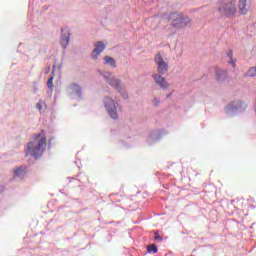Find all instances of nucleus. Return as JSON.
<instances>
[{
    "label": "nucleus",
    "instance_id": "5",
    "mask_svg": "<svg viewBox=\"0 0 256 256\" xmlns=\"http://www.w3.org/2000/svg\"><path fill=\"white\" fill-rule=\"evenodd\" d=\"M104 105L112 119H117L119 117L117 115V106H115V101H113V98L106 97L104 99Z\"/></svg>",
    "mask_w": 256,
    "mask_h": 256
},
{
    "label": "nucleus",
    "instance_id": "6",
    "mask_svg": "<svg viewBox=\"0 0 256 256\" xmlns=\"http://www.w3.org/2000/svg\"><path fill=\"white\" fill-rule=\"evenodd\" d=\"M247 109V104L241 102L240 100L233 101L228 104L225 108L226 113H231V111H243Z\"/></svg>",
    "mask_w": 256,
    "mask_h": 256
},
{
    "label": "nucleus",
    "instance_id": "19",
    "mask_svg": "<svg viewBox=\"0 0 256 256\" xmlns=\"http://www.w3.org/2000/svg\"><path fill=\"white\" fill-rule=\"evenodd\" d=\"M228 57L230 60L233 59V51L229 50L228 53H227Z\"/></svg>",
    "mask_w": 256,
    "mask_h": 256
},
{
    "label": "nucleus",
    "instance_id": "9",
    "mask_svg": "<svg viewBox=\"0 0 256 256\" xmlns=\"http://www.w3.org/2000/svg\"><path fill=\"white\" fill-rule=\"evenodd\" d=\"M94 49H93V51H92V59H97V57H99V55L103 52V51H105V44L103 43V42H101V41H99V42H96L95 44H94Z\"/></svg>",
    "mask_w": 256,
    "mask_h": 256
},
{
    "label": "nucleus",
    "instance_id": "13",
    "mask_svg": "<svg viewBox=\"0 0 256 256\" xmlns=\"http://www.w3.org/2000/svg\"><path fill=\"white\" fill-rule=\"evenodd\" d=\"M238 7L241 11V14L245 15V13H247V0H239Z\"/></svg>",
    "mask_w": 256,
    "mask_h": 256
},
{
    "label": "nucleus",
    "instance_id": "17",
    "mask_svg": "<svg viewBox=\"0 0 256 256\" xmlns=\"http://www.w3.org/2000/svg\"><path fill=\"white\" fill-rule=\"evenodd\" d=\"M47 87H48V89H50V91H53V88H54V85H53V76H51V77L48 79Z\"/></svg>",
    "mask_w": 256,
    "mask_h": 256
},
{
    "label": "nucleus",
    "instance_id": "16",
    "mask_svg": "<svg viewBox=\"0 0 256 256\" xmlns=\"http://www.w3.org/2000/svg\"><path fill=\"white\" fill-rule=\"evenodd\" d=\"M147 251H148V253H157V251H159V249H157V246L155 244H150L147 247Z\"/></svg>",
    "mask_w": 256,
    "mask_h": 256
},
{
    "label": "nucleus",
    "instance_id": "18",
    "mask_svg": "<svg viewBox=\"0 0 256 256\" xmlns=\"http://www.w3.org/2000/svg\"><path fill=\"white\" fill-rule=\"evenodd\" d=\"M36 109H38V111H42L43 110V101H39L37 104H36Z\"/></svg>",
    "mask_w": 256,
    "mask_h": 256
},
{
    "label": "nucleus",
    "instance_id": "1",
    "mask_svg": "<svg viewBox=\"0 0 256 256\" xmlns=\"http://www.w3.org/2000/svg\"><path fill=\"white\" fill-rule=\"evenodd\" d=\"M47 149V137L45 136V131L41 130L39 134L34 135L33 141L27 144L26 157L31 155L35 159H39Z\"/></svg>",
    "mask_w": 256,
    "mask_h": 256
},
{
    "label": "nucleus",
    "instance_id": "11",
    "mask_svg": "<svg viewBox=\"0 0 256 256\" xmlns=\"http://www.w3.org/2000/svg\"><path fill=\"white\" fill-rule=\"evenodd\" d=\"M152 77L156 85H159V87H161L162 89H167V87H169V84H167V80L163 76H161V74H153Z\"/></svg>",
    "mask_w": 256,
    "mask_h": 256
},
{
    "label": "nucleus",
    "instance_id": "20",
    "mask_svg": "<svg viewBox=\"0 0 256 256\" xmlns=\"http://www.w3.org/2000/svg\"><path fill=\"white\" fill-rule=\"evenodd\" d=\"M229 63H230V65H232V67H233L234 69H235V67H237V64L235 63V61H233V59L230 60Z\"/></svg>",
    "mask_w": 256,
    "mask_h": 256
},
{
    "label": "nucleus",
    "instance_id": "10",
    "mask_svg": "<svg viewBox=\"0 0 256 256\" xmlns=\"http://www.w3.org/2000/svg\"><path fill=\"white\" fill-rule=\"evenodd\" d=\"M215 78L218 83H223V81H227V79H229V73L227 72V70L216 69Z\"/></svg>",
    "mask_w": 256,
    "mask_h": 256
},
{
    "label": "nucleus",
    "instance_id": "3",
    "mask_svg": "<svg viewBox=\"0 0 256 256\" xmlns=\"http://www.w3.org/2000/svg\"><path fill=\"white\" fill-rule=\"evenodd\" d=\"M169 22L175 29H185L187 25H191V19L189 17L177 12L169 15Z\"/></svg>",
    "mask_w": 256,
    "mask_h": 256
},
{
    "label": "nucleus",
    "instance_id": "21",
    "mask_svg": "<svg viewBox=\"0 0 256 256\" xmlns=\"http://www.w3.org/2000/svg\"><path fill=\"white\" fill-rule=\"evenodd\" d=\"M154 239H155L156 241H158V239H160V241H161V236H159V233L155 232V237H154Z\"/></svg>",
    "mask_w": 256,
    "mask_h": 256
},
{
    "label": "nucleus",
    "instance_id": "8",
    "mask_svg": "<svg viewBox=\"0 0 256 256\" xmlns=\"http://www.w3.org/2000/svg\"><path fill=\"white\" fill-rule=\"evenodd\" d=\"M104 77L109 85H111L115 89H119L121 82L119 81V79L115 78V76H113V74L106 72L104 74Z\"/></svg>",
    "mask_w": 256,
    "mask_h": 256
},
{
    "label": "nucleus",
    "instance_id": "12",
    "mask_svg": "<svg viewBox=\"0 0 256 256\" xmlns=\"http://www.w3.org/2000/svg\"><path fill=\"white\" fill-rule=\"evenodd\" d=\"M72 95H77L78 97H81V86L77 84H72L69 88Z\"/></svg>",
    "mask_w": 256,
    "mask_h": 256
},
{
    "label": "nucleus",
    "instance_id": "4",
    "mask_svg": "<svg viewBox=\"0 0 256 256\" xmlns=\"http://www.w3.org/2000/svg\"><path fill=\"white\" fill-rule=\"evenodd\" d=\"M154 61L158 67L159 75H165V73H167V71H169V64H167V62H165V60L163 59V56H161L160 53L156 54Z\"/></svg>",
    "mask_w": 256,
    "mask_h": 256
},
{
    "label": "nucleus",
    "instance_id": "14",
    "mask_svg": "<svg viewBox=\"0 0 256 256\" xmlns=\"http://www.w3.org/2000/svg\"><path fill=\"white\" fill-rule=\"evenodd\" d=\"M104 61L106 65H110V67H117V62L111 56H105Z\"/></svg>",
    "mask_w": 256,
    "mask_h": 256
},
{
    "label": "nucleus",
    "instance_id": "2",
    "mask_svg": "<svg viewBox=\"0 0 256 256\" xmlns=\"http://www.w3.org/2000/svg\"><path fill=\"white\" fill-rule=\"evenodd\" d=\"M218 12L224 17H234L237 13V2L235 0H219Z\"/></svg>",
    "mask_w": 256,
    "mask_h": 256
},
{
    "label": "nucleus",
    "instance_id": "22",
    "mask_svg": "<svg viewBox=\"0 0 256 256\" xmlns=\"http://www.w3.org/2000/svg\"><path fill=\"white\" fill-rule=\"evenodd\" d=\"M153 103H154V105H159V100L154 99V100H153Z\"/></svg>",
    "mask_w": 256,
    "mask_h": 256
},
{
    "label": "nucleus",
    "instance_id": "15",
    "mask_svg": "<svg viewBox=\"0 0 256 256\" xmlns=\"http://www.w3.org/2000/svg\"><path fill=\"white\" fill-rule=\"evenodd\" d=\"M14 175L16 177H23V175H25V170L23 169V167H20V168L14 170Z\"/></svg>",
    "mask_w": 256,
    "mask_h": 256
},
{
    "label": "nucleus",
    "instance_id": "7",
    "mask_svg": "<svg viewBox=\"0 0 256 256\" xmlns=\"http://www.w3.org/2000/svg\"><path fill=\"white\" fill-rule=\"evenodd\" d=\"M69 37H71V33L69 32V28H63L61 31V39L60 43L63 49H67V45H69Z\"/></svg>",
    "mask_w": 256,
    "mask_h": 256
}]
</instances>
